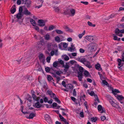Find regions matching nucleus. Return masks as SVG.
<instances>
[{
  "label": "nucleus",
  "mask_w": 124,
  "mask_h": 124,
  "mask_svg": "<svg viewBox=\"0 0 124 124\" xmlns=\"http://www.w3.org/2000/svg\"><path fill=\"white\" fill-rule=\"evenodd\" d=\"M107 97L113 106L116 108H117L119 107L118 105V103H115L112 100V98L111 97L110 95H108L107 96Z\"/></svg>",
  "instance_id": "f257e3e1"
},
{
  "label": "nucleus",
  "mask_w": 124,
  "mask_h": 124,
  "mask_svg": "<svg viewBox=\"0 0 124 124\" xmlns=\"http://www.w3.org/2000/svg\"><path fill=\"white\" fill-rule=\"evenodd\" d=\"M88 49L89 50L92 52L96 50V44L95 43H92L89 46Z\"/></svg>",
  "instance_id": "f03ea898"
},
{
  "label": "nucleus",
  "mask_w": 124,
  "mask_h": 124,
  "mask_svg": "<svg viewBox=\"0 0 124 124\" xmlns=\"http://www.w3.org/2000/svg\"><path fill=\"white\" fill-rule=\"evenodd\" d=\"M117 99L119 100L121 103H124V97L122 96L117 95L115 96Z\"/></svg>",
  "instance_id": "7ed1b4c3"
},
{
  "label": "nucleus",
  "mask_w": 124,
  "mask_h": 124,
  "mask_svg": "<svg viewBox=\"0 0 124 124\" xmlns=\"http://www.w3.org/2000/svg\"><path fill=\"white\" fill-rule=\"evenodd\" d=\"M90 95L92 96H93L94 95L95 97V99L94 101H98V102H100V101L98 98V96H97V95H95V93L93 91H91V92L89 93Z\"/></svg>",
  "instance_id": "20e7f679"
},
{
  "label": "nucleus",
  "mask_w": 124,
  "mask_h": 124,
  "mask_svg": "<svg viewBox=\"0 0 124 124\" xmlns=\"http://www.w3.org/2000/svg\"><path fill=\"white\" fill-rule=\"evenodd\" d=\"M38 25L40 27H42L45 25V22L43 20L39 19L38 20Z\"/></svg>",
  "instance_id": "39448f33"
},
{
  "label": "nucleus",
  "mask_w": 124,
  "mask_h": 124,
  "mask_svg": "<svg viewBox=\"0 0 124 124\" xmlns=\"http://www.w3.org/2000/svg\"><path fill=\"white\" fill-rule=\"evenodd\" d=\"M85 38L90 42H94V38L93 36H87L85 37Z\"/></svg>",
  "instance_id": "423d86ee"
},
{
  "label": "nucleus",
  "mask_w": 124,
  "mask_h": 124,
  "mask_svg": "<svg viewBox=\"0 0 124 124\" xmlns=\"http://www.w3.org/2000/svg\"><path fill=\"white\" fill-rule=\"evenodd\" d=\"M69 63L68 62H66L65 64H64L63 65L62 67H64L65 69H64V70L67 71V70L69 69L70 66L69 65Z\"/></svg>",
  "instance_id": "0eeeda50"
},
{
  "label": "nucleus",
  "mask_w": 124,
  "mask_h": 124,
  "mask_svg": "<svg viewBox=\"0 0 124 124\" xmlns=\"http://www.w3.org/2000/svg\"><path fill=\"white\" fill-rule=\"evenodd\" d=\"M70 15L71 16H74L75 14L76 11L74 9H71L70 10Z\"/></svg>",
  "instance_id": "6e6552de"
},
{
  "label": "nucleus",
  "mask_w": 124,
  "mask_h": 124,
  "mask_svg": "<svg viewBox=\"0 0 124 124\" xmlns=\"http://www.w3.org/2000/svg\"><path fill=\"white\" fill-rule=\"evenodd\" d=\"M115 33L116 35L121 37H122L123 36V35L122 34L120 33V30L118 28H117L116 29Z\"/></svg>",
  "instance_id": "1a4fd4ad"
},
{
  "label": "nucleus",
  "mask_w": 124,
  "mask_h": 124,
  "mask_svg": "<svg viewBox=\"0 0 124 124\" xmlns=\"http://www.w3.org/2000/svg\"><path fill=\"white\" fill-rule=\"evenodd\" d=\"M78 80L80 81H81L82 80V79L83 78V75L82 73H80V72H78Z\"/></svg>",
  "instance_id": "9d476101"
},
{
  "label": "nucleus",
  "mask_w": 124,
  "mask_h": 124,
  "mask_svg": "<svg viewBox=\"0 0 124 124\" xmlns=\"http://www.w3.org/2000/svg\"><path fill=\"white\" fill-rule=\"evenodd\" d=\"M31 3V2L30 0H26L25 1V4L28 8H29L30 7Z\"/></svg>",
  "instance_id": "9b49d317"
},
{
  "label": "nucleus",
  "mask_w": 124,
  "mask_h": 124,
  "mask_svg": "<svg viewBox=\"0 0 124 124\" xmlns=\"http://www.w3.org/2000/svg\"><path fill=\"white\" fill-rule=\"evenodd\" d=\"M23 15V14H22L19 13H18L16 15V17L18 19V20H17V22H18V20L21 19L22 17V16Z\"/></svg>",
  "instance_id": "f8f14e48"
},
{
  "label": "nucleus",
  "mask_w": 124,
  "mask_h": 124,
  "mask_svg": "<svg viewBox=\"0 0 124 124\" xmlns=\"http://www.w3.org/2000/svg\"><path fill=\"white\" fill-rule=\"evenodd\" d=\"M86 66L90 69L92 67V66L90 65L89 62L86 60L84 63Z\"/></svg>",
  "instance_id": "ddd939ff"
},
{
  "label": "nucleus",
  "mask_w": 124,
  "mask_h": 124,
  "mask_svg": "<svg viewBox=\"0 0 124 124\" xmlns=\"http://www.w3.org/2000/svg\"><path fill=\"white\" fill-rule=\"evenodd\" d=\"M64 28L66 31L70 32H73V30L69 28V27L67 26H64Z\"/></svg>",
  "instance_id": "4468645a"
},
{
  "label": "nucleus",
  "mask_w": 124,
  "mask_h": 124,
  "mask_svg": "<svg viewBox=\"0 0 124 124\" xmlns=\"http://www.w3.org/2000/svg\"><path fill=\"white\" fill-rule=\"evenodd\" d=\"M47 92L51 97H54L55 96V95L53 93L52 91H51L48 90L47 91Z\"/></svg>",
  "instance_id": "2eb2a0df"
},
{
  "label": "nucleus",
  "mask_w": 124,
  "mask_h": 124,
  "mask_svg": "<svg viewBox=\"0 0 124 124\" xmlns=\"http://www.w3.org/2000/svg\"><path fill=\"white\" fill-rule=\"evenodd\" d=\"M52 45V43H48L47 44V50L48 51H49L51 49Z\"/></svg>",
  "instance_id": "dca6fc26"
},
{
  "label": "nucleus",
  "mask_w": 124,
  "mask_h": 124,
  "mask_svg": "<svg viewBox=\"0 0 124 124\" xmlns=\"http://www.w3.org/2000/svg\"><path fill=\"white\" fill-rule=\"evenodd\" d=\"M78 60L79 61L82 62L84 64L86 60V59L84 57L82 58H80L78 59Z\"/></svg>",
  "instance_id": "f3484780"
},
{
  "label": "nucleus",
  "mask_w": 124,
  "mask_h": 124,
  "mask_svg": "<svg viewBox=\"0 0 124 124\" xmlns=\"http://www.w3.org/2000/svg\"><path fill=\"white\" fill-rule=\"evenodd\" d=\"M23 14H25L26 15H30L31 14V13L27 9H26L23 11Z\"/></svg>",
  "instance_id": "a211bd4d"
},
{
  "label": "nucleus",
  "mask_w": 124,
  "mask_h": 124,
  "mask_svg": "<svg viewBox=\"0 0 124 124\" xmlns=\"http://www.w3.org/2000/svg\"><path fill=\"white\" fill-rule=\"evenodd\" d=\"M33 106L35 108H39L41 107L42 105L39 102H37L35 103L34 105H33Z\"/></svg>",
  "instance_id": "6ab92c4d"
},
{
  "label": "nucleus",
  "mask_w": 124,
  "mask_h": 124,
  "mask_svg": "<svg viewBox=\"0 0 124 124\" xmlns=\"http://www.w3.org/2000/svg\"><path fill=\"white\" fill-rule=\"evenodd\" d=\"M66 88L68 89H73L74 88V86L70 84H68L66 86Z\"/></svg>",
  "instance_id": "aec40b11"
},
{
  "label": "nucleus",
  "mask_w": 124,
  "mask_h": 124,
  "mask_svg": "<svg viewBox=\"0 0 124 124\" xmlns=\"http://www.w3.org/2000/svg\"><path fill=\"white\" fill-rule=\"evenodd\" d=\"M44 117L46 120L47 121H50L51 120L49 116L48 115H45Z\"/></svg>",
  "instance_id": "412c9836"
},
{
  "label": "nucleus",
  "mask_w": 124,
  "mask_h": 124,
  "mask_svg": "<svg viewBox=\"0 0 124 124\" xmlns=\"http://www.w3.org/2000/svg\"><path fill=\"white\" fill-rule=\"evenodd\" d=\"M95 67L96 69L98 70H101V65L99 64L96 65L95 66Z\"/></svg>",
  "instance_id": "4be33fe9"
},
{
  "label": "nucleus",
  "mask_w": 124,
  "mask_h": 124,
  "mask_svg": "<svg viewBox=\"0 0 124 124\" xmlns=\"http://www.w3.org/2000/svg\"><path fill=\"white\" fill-rule=\"evenodd\" d=\"M54 8L55 11L57 12H58L60 9V8L59 7L55 6L54 7Z\"/></svg>",
  "instance_id": "5701e85b"
},
{
  "label": "nucleus",
  "mask_w": 124,
  "mask_h": 124,
  "mask_svg": "<svg viewBox=\"0 0 124 124\" xmlns=\"http://www.w3.org/2000/svg\"><path fill=\"white\" fill-rule=\"evenodd\" d=\"M30 21L33 26H36V22L33 19H31Z\"/></svg>",
  "instance_id": "b1692460"
},
{
  "label": "nucleus",
  "mask_w": 124,
  "mask_h": 124,
  "mask_svg": "<svg viewBox=\"0 0 124 124\" xmlns=\"http://www.w3.org/2000/svg\"><path fill=\"white\" fill-rule=\"evenodd\" d=\"M117 62H118V65L119 66H122L123 65L124 63H121V60L120 59H118L117 60Z\"/></svg>",
  "instance_id": "393cba45"
},
{
  "label": "nucleus",
  "mask_w": 124,
  "mask_h": 124,
  "mask_svg": "<svg viewBox=\"0 0 124 124\" xmlns=\"http://www.w3.org/2000/svg\"><path fill=\"white\" fill-rule=\"evenodd\" d=\"M35 116V114H34L33 113H31L30 114L28 118L29 119H32ZM27 118H28V117Z\"/></svg>",
  "instance_id": "a878e982"
},
{
  "label": "nucleus",
  "mask_w": 124,
  "mask_h": 124,
  "mask_svg": "<svg viewBox=\"0 0 124 124\" xmlns=\"http://www.w3.org/2000/svg\"><path fill=\"white\" fill-rule=\"evenodd\" d=\"M84 76L86 77H87L90 75V74L87 70H85L84 72Z\"/></svg>",
  "instance_id": "bb28decb"
},
{
  "label": "nucleus",
  "mask_w": 124,
  "mask_h": 124,
  "mask_svg": "<svg viewBox=\"0 0 124 124\" xmlns=\"http://www.w3.org/2000/svg\"><path fill=\"white\" fill-rule=\"evenodd\" d=\"M53 99L55 100L57 102L59 103H61V101L60 100L58 99L57 97L55 96L54 97H52Z\"/></svg>",
  "instance_id": "cd10ccee"
},
{
  "label": "nucleus",
  "mask_w": 124,
  "mask_h": 124,
  "mask_svg": "<svg viewBox=\"0 0 124 124\" xmlns=\"http://www.w3.org/2000/svg\"><path fill=\"white\" fill-rule=\"evenodd\" d=\"M53 99L55 100L57 102L59 103H61V101L60 100L58 99L57 97L55 96L54 97H52Z\"/></svg>",
  "instance_id": "c85d7f7f"
},
{
  "label": "nucleus",
  "mask_w": 124,
  "mask_h": 124,
  "mask_svg": "<svg viewBox=\"0 0 124 124\" xmlns=\"http://www.w3.org/2000/svg\"><path fill=\"white\" fill-rule=\"evenodd\" d=\"M55 31L58 34H62L63 33V32L60 30L56 29L55 30Z\"/></svg>",
  "instance_id": "c756f323"
},
{
  "label": "nucleus",
  "mask_w": 124,
  "mask_h": 124,
  "mask_svg": "<svg viewBox=\"0 0 124 124\" xmlns=\"http://www.w3.org/2000/svg\"><path fill=\"white\" fill-rule=\"evenodd\" d=\"M85 31H84L83 33L82 34H79L78 35V36L80 39L82 38V36L85 34Z\"/></svg>",
  "instance_id": "7c9ffc66"
},
{
  "label": "nucleus",
  "mask_w": 124,
  "mask_h": 124,
  "mask_svg": "<svg viewBox=\"0 0 124 124\" xmlns=\"http://www.w3.org/2000/svg\"><path fill=\"white\" fill-rule=\"evenodd\" d=\"M44 38L46 40H49L50 39V36L49 35L47 34L44 36Z\"/></svg>",
  "instance_id": "2f4dec72"
},
{
  "label": "nucleus",
  "mask_w": 124,
  "mask_h": 124,
  "mask_svg": "<svg viewBox=\"0 0 124 124\" xmlns=\"http://www.w3.org/2000/svg\"><path fill=\"white\" fill-rule=\"evenodd\" d=\"M63 57L64 58V60L66 61H68L69 59V58L68 56L66 55L63 56Z\"/></svg>",
  "instance_id": "473e14b6"
},
{
  "label": "nucleus",
  "mask_w": 124,
  "mask_h": 124,
  "mask_svg": "<svg viewBox=\"0 0 124 124\" xmlns=\"http://www.w3.org/2000/svg\"><path fill=\"white\" fill-rule=\"evenodd\" d=\"M58 64V62L57 61H55L53 63V66L54 67L56 68Z\"/></svg>",
  "instance_id": "72a5a7b5"
},
{
  "label": "nucleus",
  "mask_w": 124,
  "mask_h": 124,
  "mask_svg": "<svg viewBox=\"0 0 124 124\" xmlns=\"http://www.w3.org/2000/svg\"><path fill=\"white\" fill-rule=\"evenodd\" d=\"M47 78L48 81H50L51 80L53 79V78L50 75H47Z\"/></svg>",
  "instance_id": "f704fd0d"
},
{
  "label": "nucleus",
  "mask_w": 124,
  "mask_h": 124,
  "mask_svg": "<svg viewBox=\"0 0 124 124\" xmlns=\"http://www.w3.org/2000/svg\"><path fill=\"white\" fill-rule=\"evenodd\" d=\"M68 63H70L72 65L75 64L76 63V61L74 60H71Z\"/></svg>",
  "instance_id": "c9c22d12"
},
{
  "label": "nucleus",
  "mask_w": 124,
  "mask_h": 124,
  "mask_svg": "<svg viewBox=\"0 0 124 124\" xmlns=\"http://www.w3.org/2000/svg\"><path fill=\"white\" fill-rule=\"evenodd\" d=\"M112 91L113 93L115 95L117 93H120L119 91L117 89H115L114 90H112Z\"/></svg>",
  "instance_id": "e433bc0d"
},
{
  "label": "nucleus",
  "mask_w": 124,
  "mask_h": 124,
  "mask_svg": "<svg viewBox=\"0 0 124 124\" xmlns=\"http://www.w3.org/2000/svg\"><path fill=\"white\" fill-rule=\"evenodd\" d=\"M59 117L60 118V119L61 120V121H63L64 122L66 120L64 119V118L60 114L59 115Z\"/></svg>",
  "instance_id": "4c0bfd02"
},
{
  "label": "nucleus",
  "mask_w": 124,
  "mask_h": 124,
  "mask_svg": "<svg viewBox=\"0 0 124 124\" xmlns=\"http://www.w3.org/2000/svg\"><path fill=\"white\" fill-rule=\"evenodd\" d=\"M88 25L90 26L94 27L95 25L94 24H92V23L89 21H88L87 22Z\"/></svg>",
  "instance_id": "58836bf2"
},
{
  "label": "nucleus",
  "mask_w": 124,
  "mask_h": 124,
  "mask_svg": "<svg viewBox=\"0 0 124 124\" xmlns=\"http://www.w3.org/2000/svg\"><path fill=\"white\" fill-rule=\"evenodd\" d=\"M25 60V58H24L22 57L20 59H18L16 60V61L18 62H21L22 61L23 62H24L25 61L24 60Z\"/></svg>",
  "instance_id": "ea45409f"
},
{
  "label": "nucleus",
  "mask_w": 124,
  "mask_h": 124,
  "mask_svg": "<svg viewBox=\"0 0 124 124\" xmlns=\"http://www.w3.org/2000/svg\"><path fill=\"white\" fill-rule=\"evenodd\" d=\"M39 58L40 60L44 58V55L43 54H41L39 55Z\"/></svg>",
  "instance_id": "a19ab883"
},
{
  "label": "nucleus",
  "mask_w": 124,
  "mask_h": 124,
  "mask_svg": "<svg viewBox=\"0 0 124 124\" xmlns=\"http://www.w3.org/2000/svg\"><path fill=\"white\" fill-rule=\"evenodd\" d=\"M91 120L92 121L95 122L97 120V118L96 117H93L91 118Z\"/></svg>",
  "instance_id": "79ce46f5"
},
{
  "label": "nucleus",
  "mask_w": 124,
  "mask_h": 124,
  "mask_svg": "<svg viewBox=\"0 0 124 124\" xmlns=\"http://www.w3.org/2000/svg\"><path fill=\"white\" fill-rule=\"evenodd\" d=\"M55 40L58 42H59L60 41V38L59 37L57 36L55 38Z\"/></svg>",
  "instance_id": "37998d69"
},
{
  "label": "nucleus",
  "mask_w": 124,
  "mask_h": 124,
  "mask_svg": "<svg viewBox=\"0 0 124 124\" xmlns=\"http://www.w3.org/2000/svg\"><path fill=\"white\" fill-rule=\"evenodd\" d=\"M23 10V9L22 7H20L19 8V12L18 13L23 14V12H22Z\"/></svg>",
  "instance_id": "c03bdc74"
},
{
  "label": "nucleus",
  "mask_w": 124,
  "mask_h": 124,
  "mask_svg": "<svg viewBox=\"0 0 124 124\" xmlns=\"http://www.w3.org/2000/svg\"><path fill=\"white\" fill-rule=\"evenodd\" d=\"M79 70L80 72V73H82L84 71L83 68L81 66H80L79 67Z\"/></svg>",
  "instance_id": "a18cd8bd"
},
{
  "label": "nucleus",
  "mask_w": 124,
  "mask_h": 124,
  "mask_svg": "<svg viewBox=\"0 0 124 124\" xmlns=\"http://www.w3.org/2000/svg\"><path fill=\"white\" fill-rule=\"evenodd\" d=\"M113 39L115 40H117L118 41H120V38H118L116 36H114Z\"/></svg>",
  "instance_id": "49530a36"
},
{
  "label": "nucleus",
  "mask_w": 124,
  "mask_h": 124,
  "mask_svg": "<svg viewBox=\"0 0 124 124\" xmlns=\"http://www.w3.org/2000/svg\"><path fill=\"white\" fill-rule=\"evenodd\" d=\"M58 62V63H59L60 64L62 65V66L64 64V62L62 60H59Z\"/></svg>",
  "instance_id": "de8ad7c7"
},
{
  "label": "nucleus",
  "mask_w": 124,
  "mask_h": 124,
  "mask_svg": "<svg viewBox=\"0 0 124 124\" xmlns=\"http://www.w3.org/2000/svg\"><path fill=\"white\" fill-rule=\"evenodd\" d=\"M32 97L34 100H37V96H36V95L34 93L32 94Z\"/></svg>",
  "instance_id": "09e8293b"
},
{
  "label": "nucleus",
  "mask_w": 124,
  "mask_h": 124,
  "mask_svg": "<svg viewBox=\"0 0 124 124\" xmlns=\"http://www.w3.org/2000/svg\"><path fill=\"white\" fill-rule=\"evenodd\" d=\"M46 61L48 63L50 62V61L51 59V57L50 56L47 57L46 58Z\"/></svg>",
  "instance_id": "8fccbe9b"
},
{
  "label": "nucleus",
  "mask_w": 124,
  "mask_h": 124,
  "mask_svg": "<svg viewBox=\"0 0 124 124\" xmlns=\"http://www.w3.org/2000/svg\"><path fill=\"white\" fill-rule=\"evenodd\" d=\"M68 51H70L71 52L75 50L74 48H72L70 47H68Z\"/></svg>",
  "instance_id": "3c124183"
},
{
  "label": "nucleus",
  "mask_w": 124,
  "mask_h": 124,
  "mask_svg": "<svg viewBox=\"0 0 124 124\" xmlns=\"http://www.w3.org/2000/svg\"><path fill=\"white\" fill-rule=\"evenodd\" d=\"M79 51L80 53H83L85 51V50L83 48H80L79 49Z\"/></svg>",
  "instance_id": "603ef678"
},
{
  "label": "nucleus",
  "mask_w": 124,
  "mask_h": 124,
  "mask_svg": "<svg viewBox=\"0 0 124 124\" xmlns=\"http://www.w3.org/2000/svg\"><path fill=\"white\" fill-rule=\"evenodd\" d=\"M76 90L75 89H74L73 91V95L74 96H76L77 94H76Z\"/></svg>",
  "instance_id": "864d4df0"
},
{
  "label": "nucleus",
  "mask_w": 124,
  "mask_h": 124,
  "mask_svg": "<svg viewBox=\"0 0 124 124\" xmlns=\"http://www.w3.org/2000/svg\"><path fill=\"white\" fill-rule=\"evenodd\" d=\"M62 73V71H58L56 72V73L57 75L60 76L61 74Z\"/></svg>",
  "instance_id": "5fc2aeb1"
},
{
  "label": "nucleus",
  "mask_w": 124,
  "mask_h": 124,
  "mask_svg": "<svg viewBox=\"0 0 124 124\" xmlns=\"http://www.w3.org/2000/svg\"><path fill=\"white\" fill-rule=\"evenodd\" d=\"M98 109L99 111H101L102 109V106L100 105H99L98 106Z\"/></svg>",
  "instance_id": "6e6d98bb"
},
{
  "label": "nucleus",
  "mask_w": 124,
  "mask_h": 124,
  "mask_svg": "<svg viewBox=\"0 0 124 124\" xmlns=\"http://www.w3.org/2000/svg\"><path fill=\"white\" fill-rule=\"evenodd\" d=\"M50 68L48 67H47L45 68V70L47 72H48L50 71Z\"/></svg>",
  "instance_id": "4d7b16f0"
},
{
  "label": "nucleus",
  "mask_w": 124,
  "mask_h": 124,
  "mask_svg": "<svg viewBox=\"0 0 124 124\" xmlns=\"http://www.w3.org/2000/svg\"><path fill=\"white\" fill-rule=\"evenodd\" d=\"M16 11V9L15 8H14L11 10V12L12 14H13Z\"/></svg>",
  "instance_id": "13d9d810"
},
{
  "label": "nucleus",
  "mask_w": 124,
  "mask_h": 124,
  "mask_svg": "<svg viewBox=\"0 0 124 124\" xmlns=\"http://www.w3.org/2000/svg\"><path fill=\"white\" fill-rule=\"evenodd\" d=\"M54 27L53 25H51L49 26V28L48 30L49 31L52 30L54 29Z\"/></svg>",
  "instance_id": "bf43d9fd"
},
{
  "label": "nucleus",
  "mask_w": 124,
  "mask_h": 124,
  "mask_svg": "<svg viewBox=\"0 0 124 124\" xmlns=\"http://www.w3.org/2000/svg\"><path fill=\"white\" fill-rule=\"evenodd\" d=\"M102 83L104 85L107 86L108 84L107 82L105 80H103L102 81Z\"/></svg>",
  "instance_id": "052dcab7"
},
{
  "label": "nucleus",
  "mask_w": 124,
  "mask_h": 124,
  "mask_svg": "<svg viewBox=\"0 0 124 124\" xmlns=\"http://www.w3.org/2000/svg\"><path fill=\"white\" fill-rule=\"evenodd\" d=\"M44 101L45 102H47L48 101V98L46 97H45L43 99Z\"/></svg>",
  "instance_id": "680f3d73"
},
{
  "label": "nucleus",
  "mask_w": 124,
  "mask_h": 124,
  "mask_svg": "<svg viewBox=\"0 0 124 124\" xmlns=\"http://www.w3.org/2000/svg\"><path fill=\"white\" fill-rule=\"evenodd\" d=\"M42 47V46H41V45L39 44L37 46V49L38 50L39 49L41 48Z\"/></svg>",
  "instance_id": "e2e57ef3"
},
{
  "label": "nucleus",
  "mask_w": 124,
  "mask_h": 124,
  "mask_svg": "<svg viewBox=\"0 0 124 124\" xmlns=\"http://www.w3.org/2000/svg\"><path fill=\"white\" fill-rule=\"evenodd\" d=\"M39 44L41 45L42 46H43L45 44V42L44 41H40Z\"/></svg>",
  "instance_id": "0e129e2a"
},
{
  "label": "nucleus",
  "mask_w": 124,
  "mask_h": 124,
  "mask_svg": "<svg viewBox=\"0 0 124 124\" xmlns=\"http://www.w3.org/2000/svg\"><path fill=\"white\" fill-rule=\"evenodd\" d=\"M81 3L86 5H87L88 4V2L86 1H81Z\"/></svg>",
  "instance_id": "69168bd1"
},
{
  "label": "nucleus",
  "mask_w": 124,
  "mask_h": 124,
  "mask_svg": "<svg viewBox=\"0 0 124 124\" xmlns=\"http://www.w3.org/2000/svg\"><path fill=\"white\" fill-rule=\"evenodd\" d=\"M67 44L65 42L63 43V47L65 48H66L67 47Z\"/></svg>",
  "instance_id": "338daca9"
},
{
  "label": "nucleus",
  "mask_w": 124,
  "mask_h": 124,
  "mask_svg": "<svg viewBox=\"0 0 124 124\" xmlns=\"http://www.w3.org/2000/svg\"><path fill=\"white\" fill-rule=\"evenodd\" d=\"M106 117L104 116H103L101 117V120L102 121H103L106 119Z\"/></svg>",
  "instance_id": "774afa93"
}]
</instances>
